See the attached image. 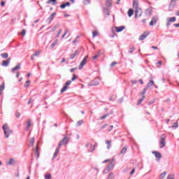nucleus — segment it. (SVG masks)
<instances>
[{"instance_id":"nucleus-56","label":"nucleus","mask_w":179,"mask_h":179,"mask_svg":"<svg viewBox=\"0 0 179 179\" xmlns=\"http://www.w3.org/2000/svg\"><path fill=\"white\" fill-rule=\"evenodd\" d=\"M21 34H22V36H26V29H22Z\"/></svg>"},{"instance_id":"nucleus-36","label":"nucleus","mask_w":179,"mask_h":179,"mask_svg":"<svg viewBox=\"0 0 179 179\" xmlns=\"http://www.w3.org/2000/svg\"><path fill=\"white\" fill-rule=\"evenodd\" d=\"M40 54H41V51H36L35 53L33 54V57H39Z\"/></svg>"},{"instance_id":"nucleus-17","label":"nucleus","mask_w":179,"mask_h":179,"mask_svg":"<svg viewBox=\"0 0 179 179\" xmlns=\"http://www.w3.org/2000/svg\"><path fill=\"white\" fill-rule=\"evenodd\" d=\"M78 55H79V50H76L74 53L70 55V59H73Z\"/></svg>"},{"instance_id":"nucleus-16","label":"nucleus","mask_w":179,"mask_h":179,"mask_svg":"<svg viewBox=\"0 0 179 179\" xmlns=\"http://www.w3.org/2000/svg\"><path fill=\"white\" fill-rule=\"evenodd\" d=\"M19 69H20V63H18L17 65L11 69V72H13V73H15V71H19Z\"/></svg>"},{"instance_id":"nucleus-38","label":"nucleus","mask_w":179,"mask_h":179,"mask_svg":"<svg viewBox=\"0 0 179 179\" xmlns=\"http://www.w3.org/2000/svg\"><path fill=\"white\" fill-rule=\"evenodd\" d=\"M152 10H150V9H147V10H145V15H152Z\"/></svg>"},{"instance_id":"nucleus-64","label":"nucleus","mask_w":179,"mask_h":179,"mask_svg":"<svg viewBox=\"0 0 179 179\" xmlns=\"http://www.w3.org/2000/svg\"><path fill=\"white\" fill-rule=\"evenodd\" d=\"M174 27H179V23L178 24H173Z\"/></svg>"},{"instance_id":"nucleus-45","label":"nucleus","mask_w":179,"mask_h":179,"mask_svg":"<svg viewBox=\"0 0 179 179\" xmlns=\"http://www.w3.org/2000/svg\"><path fill=\"white\" fill-rule=\"evenodd\" d=\"M135 51V47L130 48L129 50V54H132Z\"/></svg>"},{"instance_id":"nucleus-19","label":"nucleus","mask_w":179,"mask_h":179,"mask_svg":"<svg viewBox=\"0 0 179 179\" xmlns=\"http://www.w3.org/2000/svg\"><path fill=\"white\" fill-rule=\"evenodd\" d=\"M106 6L108 8H111V6H113V3H112V0H106Z\"/></svg>"},{"instance_id":"nucleus-32","label":"nucleus","mask_w":179,"mask_h":179,"mask_svg":"<svg viewBox=\"0 0 179 179\" xmlns=\"http://www.w3.org/2000/svg\"><path fill=\"white\" fill-rule=\"evenodd\" d=\"M144 99H145V95H143L142 98L138 99L137 102V106H139L142 103V101H143Z\"/></svg>"},{"instance_id":"nucleus-44","label":"nucleus","mask_w":179,"mask_h":179,"mask_svg":"<svg viewBox=\"0 0 179 179\" xmlns=\"http://www.w3.org/2000/svg\"><path fill=\"white\" fill-rule=\"evenodd\" d=\"M109 172H110V169H108V168H106L103 171V174H108V173Z\"/></svg>"},{"instance_id":"nucleus-13","label":"nucleus","mask_w":179,"mask_h":179,"mask_svg":"<svg viewBox=\"0 0 179 179\" xmlns=\"http://www.w3.org/2000/svg\"><path fill=\"white\" fill-rule=\"evenodd\" d=\"M35 156L36 157V159L40 157V152H38V144H37L35 148Z\"/></svg>"},{"instance_id":"nucleus-14","label":"nucleus","mask_w":179,"mask_h":179,"mask_svg":"<svg viewBox=\"0 0 179 179\" xmlns=\"http://www.w3.org/2000/svg\"><path fill=\"white\" fill-rule=\"evenodd\" d=\"M176 0H171L169 3V9H174V6H176Z\"/></svg>"},{"instance_id":"nucleus-43","label":"nucleus","mask_w":179,"mask_h":179,"mask_svg":"<svg viewBox=\"0 0 179 179\" xmlns=\"http://www.w3.org/2000/svg\"><path fill=\"white\" fill-rule=\"evenodd\" d=\"M76 79H78V76H76V74H73V77L71 78V82H73L74 80H76Z\"/></svg>"},{"instance_id":"nucleus-23","label":"nucleus","mask_w":179,"mask_h":179,"mask_svg":"<svg viewBox=\"0 0 179 179\" xmlns=\"http://www.w3.org/2000/svg\"><path fill=\"white\" fill-rule=\"evenodd\" d=\"M96 146H97V143H95L94 145H90V150H89V152H90L91 153L94 152V150H96Z\"/></svg>"},{"instance_id":"nucleus-28","label":"nucleus","mask_w":179,"mask_h":179,"mask_svg":"<svg viewBox=\"0 0 179 179\" xmlns=\"http://www.w3.org/2000/svg\"><path fill=\"white\" fill-rule=\"evenodd\" d=\"M113 167H114V162H110V164L108 165L106 168L111 170V169H113Z\"/></svg>"},{"instance_id":"nucleus-18","label":"nucleus","mask_w":179,"mask_h":179,"mask_svg":"<svg viewBox=\"0 0 179 179\" xmlns=\"http://www.w3.org/2000/svg\"><path fill=\"white\" fill-rule=\"evenodd\" d=\"M59 147H57L55 150V152L53 155V157H52V160H54V159H55V157H57L58 156V153H59Z\"/></svg>"},{"instance_id":"nucleus-40","label":"nucleus","mask_w":179,"mask_h":179,"mask_svg":"<svg viewBox=\"0 0 179 179\" xmlns=\"http://www.w3.org/2000/svg\"><path fill=\"white\" fill-rule=\"evenodd\" d=\"M68 33H69V29H66L64 34L62 35V38H64L65 36H66V34H68Z\"/></svg>"},{"instance_id":"nucleus-60","label":"nucleus","mask_w":179,"mask_h":179,"mask_svg":"<svg viewBox=\"0 0 179 179\" xmlns=\"http://www.w3.org/2000/svg\"><path fill=\"white\" fill-rule=\"evenodd\" d=\"M118 64L117 62H113L110 64V66H114L115 65H117Z\"/></svg>"},{"instance_id":"nucleus-54","label":"nucleus","mask_w":179,"mask_h":179,"mask_svg":"<svg viewBox=\"0 0 179 179\" xmlns=\"http://www.w3.org/2000/svg\"><path fill=\"white\" fill-rule=\"evenodd\" d=\"M60 8L61 9H65V8H66L65 3L60 5Z\"/></svg>"},{"instance_id":"nucleus-6","label":"nucleus","mask_w":179,"mask_h":179,"mask_svg":"<svg viewBox=\"0 0 179 179\" xmlns=\"http://www.w3.org/2000/svg\"><path fill=\"white\" fill-rule=\"evenodd\" d=\"M57 16V13H52L50 17L46 20V23H48L49 24L51 23L52 20H54V17Z\"/></svg>"},{"instance_id":"nucleus-31","label":"nucleus","mask_w":179,"mask_h":179,"mask_svg":"<svg viewBox=\"0 0 179 179\" xmlns=\"http://www.w3.org/2000/svg\"><path fill=\"white\" fill-rule=\"evenodd\" d=\"M83 122H85L83 121V120H80L77 122L76 125V127H80V125H82L83 124Z\"/></svg>"},{"instance_id":"nucleus-5","label":"nucleus","mask_w":179,"mask_h":179,"mask_svg":"<svg viewBox=\"0 0 179 179\" xmlns=\"http://www.w3.org/2000/svg\"><path fill=\"white\" fill-rule=\"evenodd\" d=\"M167 22H166V27L167 29H169V27H170V25L171 24V23H174V22H176V20H177V18L176 17H172L171 18H167Z\"/></svg>"},{"instance_id":"nucleus-57","label":"nucleus","mask_w":179,"mask_h":179,"mask_svg":"<svg viewBox=\"0 0 179 179\" xmlns=\"http://www.w3.org/2000/svg\"><path fill=\"white\" fill-rule=\"evenodd\" d=\"M76 69H78V68H72V69H71L70 72L71 73H73V72H75V71H76Z\"/></svg>"},{"instance_id":"nucleus-51","label":"nucleus","mask_w":179,"mask_h":179,"mask_svg":"<svg viewBox=\"0 0 179 179\" xmlns=\"http://www.w3.org/2000/svg\"><path fill=\"white\" fill-rule=\"evenodd\" d=\"M99 34V33L93 31H92V37L94 38V37H96V36H97Z\"/></svg>"},{"instance_id":"nucleus-20","label":"nucleus","mask_w":179,"mask_h":179,"mask_svg":"<svg viewBox=\"0 0 179 179\" xmlns=\"http://www.w3.org/2000/svg\"><path fill=\"white\" fill-rule=\"evenodd\" d=\"M127 146H124L119 155H125V153H127Z\"/></svg>"},{"instance_id":"nucleus-21","label":"nucleus","mask_w":179,"mask_h":179,"mask_svg":"<svg viewBox=\"0 0 179 179\" xmlns=\"http://www.w3.org/2000/svg\"><path fill=\"white\" fill-rule=\"evenodd\" d=\"M99 85V81L92 80L90 83H89V86H97Z\"/></svg>"},{"instance_id":"nucleus-2","label":"nucleus","mask_w":179,"mask_h":179,"mask_svg":"<svg viewBox=\"0 0 179 179\" xmlns=\"http://www.w3.org/2000/svg\"><path fill=\"white\" fill-rule=\"evenodd\" d=\"M2 129L4 132L5 138H9L10 135H12L13 134V130L9 127V125L8 124H5L2 127Z\"/></svg>"},{"instance_id":"nucleus-61","label":"nucleus","mask_w":179,"mask_h":179,"mask_svg":"<svg viewBox=\"0 0 179 179\" xmlns=\"http://www.w3.org/2000/svg\"><path fill=\"white\" fill-rule=\"evenodd\" d=\"M135 173V169H133L130 172V176H132Z\"/></svg>"},{"instance_id":"nucleus-59","label":"nucleus","mask_w":179,"mask_h":179,"mask_svg":"<svg viewBox=\"0 0 179 179\" xmlns=\"http://www.w3.org/2000/svg\"><path fill=\"white\" fill-rule=\"evenodd\" d=\"M167 179H174V176L173 175H169Z\"/></svg>"},{"instance_id":"nucleus-39","label":"nucleus","mask_w":179,"mask_h":179,"mask_svg":"<svg viewBox=\"0 0 179 179\" xmlns=\"http://www.w3.org/2000/svg\"><path fill=\"white\" fill-rule=\"evenodd\" d=\"M29 143L31 145V146H33L34 145V137H32L30 141H29Z\"/></svg>"},{"instance_id":"nucleus-33","label":"nucleus","mask_w":179,"mask_h":179,"mask_svg":"<svg viewBox=\"0 0 179 179\" xmlns=\"http://www.w3.org/2000/svg\"><path fill=\"white\" fill-rule=\"evenodd\" d=\"M166 174H167V173H166V171H164L162 173H161V174L159 175L160 178H161V179L164 178V177H166Z\"/></svg>"},{"instance_id":"nucleus-24","label":"nucleus","mask_w":179,"mask_h":179,"mask_svg":"<svg viewBox=\"0 0 179 179\" xmlns=\"http://www.w3.org/2000/svg\"><path fill=\"white\" fill-rule=\"evenodd\" d=\"M127 15H128L129 17H131L132 16V15H134V10L132 8L129 9V10L127 12Z\"/></svg>"},{"instance_id":"nucleus-41","label":"nucleus","mask_w":179,"mask_h":179,"mask_svg":"<svg viewBox=\"0 0 179 179\" xmlns=\"http://www.w3.org/2000/svg\"><path fill=\"white\" fill-rule=\"evenodd\" d=\"M51 178H52L51 173H48L45 175V179H51Z\"/></svg>"},{"instance_id":"nucleus-63","label":"nucleus","mask_w":179,"mask_h":179,"mask_svg":"<svg viewBox=\"0 0 179 179\" xmlns=\"http://www.w3.org/2000/svg\"><path fill=\"white\" fill-rule=\"evenodd\" d=\"M66 6H71V3H69V1L66 3H64Z\"/></svg>"},{"instance_id":"nucleus-1","label":"nucleus","mask_w":179,"mask_h":179,"mask_svg":"<svg viewBox=\"0 0 179 179\" xmlns=\"http://www.w3.org/2000/svg\"><path fill=\"white\" fill-rule=\"evenodd\" d=\"M133 6L135 8V17H141L142 16V8L139 7V4L136 1L133 2Z\"/></svg>"},{"instance_id":"nucleus-34","label":"nucleus","mask_w":179,"mask_h":179,"mask_svg":"<svg viewBox=\"0 0 179 179\" xmlns=\"http://www.w3.org/2000/svg\"><path fill=\"white\" fill-rule=\"evenodd\" d=\"M103 13H106L108 12H110V9H108V7H103Z\"/></svg>"},{"instance_id":"nucleus-58","label":"nucleus","mask_w":179,"mask_h":179,"mask_svg":"<svg viewBox=\"0 0 179 179\" xmlns=\"http://www.w3.org/2000/svg\"><path fill=\"white\" fill-rule=\"evenodd\" d=\"M61 33H62V29H59L58 33H57V37H59Z\"/></svg>"},{"instance_id":"nucleus-4","label":"nucleus","mask_w":179,"mask_h":179,"mask_svg":"<svg viewBox=\"0 0 179 179\" xmlns=\"http://www.w3.org/2000/svg\"><path fill=\"white\" fill-rule=\"evenodd\" d=\"M87 58H89V55H87L84 57V59L82 60V62H80L79 66H78V69H83V66H85V65L86 64V62H87Z\"/></svg>"},{"instance_id":"nucleus-50","label":"nucleus","mask_w":179,"mask_h":179,"mask_svg":"<svg viewBox=\"0 0 179 179\" xmlns=\"http://www.w3.org/2000/svg\"><path fill=\"white\" fill-rule=\"evenodd\" d=\"M72 83L71 80H68L66 83L65 85L66 87H68V86H69V85H71Z\"/></svg>"},{"instance_id":"nucleus-11","label":"nucleus","mask_w":179,"mask_h":179,"mask_svg":"<svg viewBox=\"0 0 179 179\" xmlns=\"http://www.w3.org/2000/svg\"><path fill=\"white\" fill-rule=\"evenodd\" d=\"M10 63V58H8L7 60H4L2 62V66H8Z\"/></svg>"},{"instance_id":"nucleus-47","label":"nucleus","mask_w":179,"mask_h":179,"mask_svg":"<svg viewBox=\"0 0 179 179\" xmlns=\"http://www.w3.org/2000/svg\"><path fill=\"white\" fill-rule=\"evenodd\" d=\"M58 43V40H56L53 43L51 44V48H54L55 45H57V43Z\"/></svg>"},{"instance_id":"nucleus-22","label":"nucleus","mask_w":179,"mask_h":179,"mask_svg":"<svg viewBox=\"0 0 179 179\" xmlns=\"http://www.w3.org/2000/svg\"><path fill=\"white\" fill-rule=\"evenodd\" d=\"M155 85V82L153 80H150L148 84H147V89H150L152 86Z\"/></svg>"},{"instance_id":"nucleus-29","label":"nucleus","mask_w":179,"mask_h":179,"mask_svg":"<svg viewBox=\"0 0 179 179\" xmlns=\"http://www.w3.org/2000/svg\"><path fill=\"white\" fill-rule=\"evenodd\" d=\"M111 142H112L111 140H109V141H106V145H108V146H107V149H110V148H111Z\"/></svg>"},{"instance_id":"nucleus-46","label":"nucleus","mask_w":179,"mask_h":179,"mask_svg":"<svg viewBox=\"0 0 179 179\" xmlns=\"http://www.w3.org/2000/svg\"><path fill=\"white\" fill-rule=\"evenodd\" d=\"M0 55L2 57V58H8V53H1Z\"/></svg>"},{"instance_id":"nucleus-12","label":"nucleus","mask_w":179,"mask_h":179,"mask_svg":"<svg viewBox=\"0 0 179 179\" xmlns=\"http://www.w3.org/2000/svg\"><path fill=\"white\" fill-rule=\"evenodd\" d=\"M15 164H16V161H15L13 158H10L9 162L6 164L7 166H13Z\"/></svg>"},{"instance_id":"nucleus-37","label":"nucleus","mask_w":179,"mask_h":179,"mask_svg":"<svg viewBox=\"0 0 179 179\" xmlns=\"http://www.w3.org/2000/svg\"><path fill=\"white\" fill-rule=\"evenodd\" d=\"M67 89H68V87H66V85H64V86L62 88V90H61V93H64V92H66Z\"/></svg>"},{"instance_id":"nucleus-53","label":"nucleus","mask_w":179,"mask_h":179,"mask_svg":"<svg viewBox=\"0 0 179 179\" xmlns=\"http://www.w3.org/2000/svg\"><path fill=\"white\" fill-rule=\"evenodd\" d=\"M58 27H59V24H57L55 25L53 29H52V31H55V30H57V29H58Z\"/></svg>"},{"instance_id":"nucleus-15","label":"nucleus","mask_w":179,"mask_h":179,"mask_svg":"<svg viewBox=\"0 0 179 179\" xmlns=\"http://www.w3.org/2000/svg\"><path fill=\"white\" fill-rule=\"evenodd\" d=\"M125 29V27L124 26H120V27H115V31L117 33H120V31H122Z\"/></svg>"},{"instance_id":"nucleus-42","label":"nucleus","mask_w":179,"mask_h":179,"mask_svg":"<svg viewBox=\"0 0 179 179\" xmlns=\"http://www.w3.org/2000/svg\"><path fill=\"white\" fill-rule=\"evenodd\" d=\"M5 89V83H2V84L0 86V92H2Z\"/></svg>"},{"instance_id":"nucleus-10","label":"nucleus","mask_w":179,"mask_h":179,"mask_svg":"<svg viewBox=\"0 0 179 179\" xmlns=\"http://www.w3.org/2000/svg\"><path fill=\"white\" fill-rule=\"evenodd\" d=\"M159 145H160L161 149H163V148L166 146V139L164 138L163 137L161 138V141H159Z\"/></svg>"},{"instance_id":"nucleus-9","label":"nucleus","mask_w":179,"mask_h":179,"mask_svg":"<svg viewBox=\"0 0 179 179\" xmlns=\"http://www.w3.org/2000/svg\"><path fill=\"white\" fill-rule=\"evenodd\" d=\"M157 16L152 17L150 22V26H155L157 23Z\"/></svg>"},{"instance_id":"nucleus-49","label":"nucleus","mask_w":179,"mask_h":179,"mask_svg":"<svg viewBox=\"0 0 179 179\" xmlns=\"http://www.w3.org/2000/svg\"><path fill=\"white\" fill-rule=\"evenodd\" d=\"M30 86V80H27L24 84V87H29Z\"/></svg>"},{"instance_id":"nucleus-8","label":"nucleus","mask_w":179,"mask_h":179,"mask_svg":"<svg viewBox=\"0 0 179 179\" xmlns=\"http://www.w3.org/2000/svg\"><path fill=\"white\" fill-rule=\"evenodd\" d=\"M148 34H149V32L148 31L144 32L139 36L138 40H140V41H142V40H145V38L148 37Z\"/></svg>"},{"instance_id":"nucleus-26","label":"nucleus","mask_w":179,"mask_h":179,"mask_svg":"<svg viewBox=\"0 0 179 179\" xmlns=\"http://www.w3.org/2000/svg\"><path fill=\"white\" fill-rule=\"evenodd\" d=\"M31 127V122L30 120H28L27 122V127L25 129L26 131H29V129Z\"/></svg>"},{"instance_id":"nucleus-48","label":"nucleus","mask_w":179,"mask_h":179,"mask_svg":"<svg viewBox=\"0 0 179 179\" xmlns=\"http://www.w3.org/2000/svg\"><path fill=\"white\" fill-rule=\"evenodd\" d=\"M108 115H110V113H107V114H106V115L101 116V117H100V120H105V118H106V117H108Z\"/></svg>"},{"instance_id":"nucleus-35","label":"nucleus","mask_w":179,"mask_h":179,"mask_svg":"<svg viewBox=\"0 0 179 179\" xmlns=\"http://www.w3.org/2000/svg\"><path fill=\"white\" fill-rule=\"evenodd\" d=\"M83 5H90V0H83Z\"/></svg>"},{"instance_id":"nucleus-30","label":"nucleus","mask_w":179,"mask_h":179,"mask_svg":"<svg viewBox=\"0 0 179 179\" xmlns=\"http://www.w3.org/2000/svg\"><path fill=\"white\" fill-rule=\"evenodd\" d=\"M171 128L173 129H177V128H178V122H176L173 123V124L171 126Z\"/></svg>"},{"instance_id":"nucleus-55","label":"nucleus","mask_w":179,"mask_h":179,"mask_svg":"<svg viewBox=\"0 0 179 179\" xmlns=\"http://www.w3.org/2000/svg\"><path fill=\"white\" fill-rule=\"evenodd\" d=\"M146 90H148L147 88H144L143 92H141V94H143V96H144V94H146Z\"/></svg>"},{"instance_id":"nucleus-27","label":"nucleus","mask_w":179,"mask_h":179,"mask_svg":"<svg viewBox=\"0 0 179 179\" xmlns=\"http://www.w3.org/2000/svg\"><path fill=\"white\" fill-rule=\"evenodd\" d=\"M100 54H101V50H99L97 55H95L93 57L92 59H97L99 57H100Z\"/></svg>"},{"instance_id":"nucleus-7","label":"nucleus","mask_w":179,"mask_h":179,"mask_svg":"<svg viewBox=\"0 0 179 179\" xmlns=\"http://www.w3.org/2000/svg\"><path fill=\"white\" fill-rule=\"evenodd\" d=\"M152 154L155 155V157H157V161L160 162V159H162V154L157 151H153Z\"/></svg>"},{"instance_id":"nucleus-3","label":"nucleus","mask_w":179,"mask_h":179,"mask_svg":"<svg viewBox=\"0 0 179 179\" xmlns=\"http://www.w3.org/2000/svg\"><path fill=\"white\" fill-rule=\"evenodd\" d=\"M66 145H68V137L65 136L59 141L57 148L61 149V146H66Z\"/></svg>"},{"instance_id":"nucleus-62","label":"nucleus","mask_w":179,"mask_h":179,"mask_svg":"<svg viewBox=\"0 0 179 179\" xmlns=\"http://www.w3.org/2000/svg\"><path fill=\"white\" fill-rule=\"evenodd\" d=\"M6 3L5 2V1H1V6H5V4H6Z\"/></svg>"},{"instance_id":"nucleus-52","label":"nucleus","mask_w":179,"mask_h":179,"mask_svg":"<svg viewBox=\"0 0 179 179\" xmlns=\"http://www.w3.org/2000/svg\"><path fill=\"white\" fill-rule=\"evenodd\" d=\"M15 117H16L17 118H20V113L16 111V112H15Z\"/></svg>"},{"instance_id":"nucleus-25","label":"nucleus","mask_w":179,"mask_h":179,"mask_svg":"<svg viewBox=\"0 0 179 179\" xmlns=\"http://www.w3.org/2000/svg\"><path fill=\"white\" fill-rule=\"evenodd\" d=\"M52 3V5H57V0H48L46 3L47 5H50V3Z\"/></svg>"}]
</instances>
